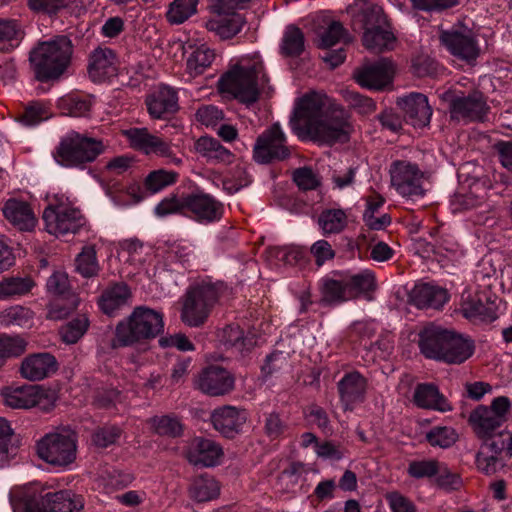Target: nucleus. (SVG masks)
I'll return each instance as SVG.
<instances>
[{
	"label": "nucleus",
	"instance_id": "1",
	"mask_svg": "<svg viewBox=\"0 0 512 512\" xmlns=\"http://www.w3.org/2000/svg\"><path fill=\"white\" fill-rule=\"evenodd\" d=\"M290 126L300 139L330 146L347 142L353 132L348 112L318 92L307 93L296 101Z\"/></svg>",
	"mask_w": 512,
	"mask_h": 512
},
{
	"label": "nucleus",
	"instance_id": "2",
	"mask_svg": "<svg viewBox=\"0 0 512 512\" xmlns=\"http://www.w3.org/2000/svg\"><path fill=\"white\" fill-rule=\"evenodd\" d=\"M259 54L241 57L238 63L220 79L223 91L231 93L244 103L256 102L261 93L271 92Z\"/></svg>",
	"mask_w": 512,
	"mask_h": 512
},
{
	"label": "nucleus",
	"instance_id": "3",
	"mask_svg": "<svg viewBox=\"0 0 512 512\" xmlns=\"http://www.w3.org/2000/svg\"><path fill=\"white\" fill-rule=\"evenodd\" d=\"M164 325L161 311L138 306L116 325L112 345L117 348L146 343L160 335Z\"/></svg>",
	"mask_w": 512,
	"mask_h": 512
},
{
	"label": "nucleus",
	"instance_id": "4",
	"mask_svg": "<svg viewBox=\"0 0 512 512\" xmlns=\"http://www.w3.org/2000/svg\"><path fill=\"white\" fill-rule=\"evenodd\" d=\"M227 292L220 281H202L190 286L181 298V320L189 327H199L208 319L213 308Z\"/></svg>",
	"mask_w": 512,
	"mask_h": 512
},
{
	"label": "nucleus",
	"instance_id": "5",
	"mask_svg": "<svg viewBox=\"0 0 512 512\" xmlns=\"http://www.w3.org/2000/svg\"><path fill=\"white\" fill-rule=\"evenodd\" d=\"M72 55V43L66 36L40 43L30 53V63L37 80L57 79L66 70Z\"/></svg>",
	"mask_w": 512,
	"mask_h": 512
},
{
	"label": "nucleus",
	"instance_id": "6",
	"mask_svg": "<svg viewBox=\"0 0 512 512\" xmlns=\"http://www.w3.org/2000/svg\"><path fill=\"white\" fill-rule=\"evenodd\" d=\"M104 150L105 145L101 140L71 130L60 139L52 156L57 164L65 168L84 169Z\"/></svg>",
	"mask_w": 512,
	"mask_h": 512
},
{
	"label": "nucleus",
	"instance_id": "7",
	"mask_svg": "<svg viewBox=\"0 0 512 512\" xmlns=\"http://www.w3.org/2000/svg\"><path fill=\"white\" fill-rule=\"evenodd\" d=\"M37 455L47 464L68 469L77 458L78 435L63 427L45 434L36 445Z\"/></svg>",
	"mask_w": 512,
	"mask_h": 512
},
{
	"label": "nucleus",
	"instance_id": "8",
	"mask_svg": "<svg viewBox=\"0 0 512 512\" xmlns=\"http://www.w3.org/2000/svg\"><path fill=\"white\" fill-rule=\"evenodd\" d=\"M250 0H213L210 16L205 20V27L219 38L226 40L237 35L245 24L244 17L236 13Z\"/></svg>",
	"mask_w": 512,
	"mask_h": 512
},
{
	"label": "nucleus",
	"instance_id": "9",
	"mask_svg": "<svg viewBox=\"0 0 512 512\" xmlns=\"http://www.w3.org/2000/svg\"><path fill=\"white\" fill-rule=\"evenodd\" d=\"M479 439L481 445L476 454V466L480 472L493 475L512 458V433L503 429Z\"/></svg>",
	"mask_w": 512,
	"mask_h": 512
},
{
	"label": "nucleus",
	"instance_id": "10",
	"mask_svg": "<svg viewBox=\"0 0 512 512\" xmlns=\"http://www.w3.org/2000/svg\"><path fill=\"white\" fill-rule=\"evenodd\" d=\"M470 168L471 165L467 163L459 170L461 191L456 193L450 201V204L455 206L454 211L478 207L485 200L487 191L493 186L490 176L481 173V168L473 166L474 175L472 176L469 173Z\"/></svg>",
	"mask_w": 512,
	"mask_h": 512
},
{
	"label": "nucleus",
	"instance_id": "11",
	"mask_svg": "<svg viewBox=\"0 0 512 512\" xmlns=\"http://www.w3.org/2000/svg\"><path fill=\"white\" fill-rule=\"evenodd\" d=\"M43 220L48 233L56 237L76 233L83 225L81 212L73 208L64 196H53L43 212Z\"/></svg>",
	"mask_w": 512,
	"mask_h": 512
},
{
	"label": "nucleus",
	"instance_id": "12",
	"mask_svg": "<svg viewBox=\"0 0 512 512\" xmlns=\"http://www.w3.org/2000/svg\"><path fill=\"white\" fill-rule=\"evenodd\" d=\"M364 34L363 45L374 53L392 50L396 37L391 31L381 6L370 4L363 12Z\"/></svg>",
	"mask_w": 512,
	"mask_h": 512
},
{
	"label": "nucleus",
	"instance_id": "13",
	"mask_svg": "<svg viewBox=\"0 0 512 512\" xmlns=\"http://www.w3.org/2000/svg\"><path fill=\"white\" fill-rule=\"evenodd\" d=\"M391 186L407 201L415 202L424 198V173L417 164L406 160L394 161L389 169Z\"/></svg>",
	"mask_w": 512,
	"mask_h": 512
},
{
	"label": "nucleus",
	"instance_id": "14",
	"mask_svg": "<svg viewBox=\"0 0 512 512\" xmlns=\"http://www.w3.org/2000/svg\"><path fill=\"white\" fill-rule=\"evenodd\" d=\"M508 397L495 398L490 406L479 405L469 415L468 422L479 439L501 431L510 409Z\"/></svg>",
	"mask_w": 512,
	"mask_h": 512
},
{
	"label": "nucleus",
	"instance_id": "15",
	"mask_svg": "<svg viewBox=\"0 0 512 512\" xmlns=\"http://www.w3.org/2000/svg\"><path fill=\"white\" fill-rule=\"evenodd\" d=\"M27 512H84V498L71 490L45 495L27 493L23 498Z\"/></svg>",
	"mask_w": 512,
	"mask_h": 512
},
{
	"label": "nucleus",
	"instance_id": "16",
	"mask_svg": "<svg viewBox=\"0 0 512 512\" xmlns=\"http://www.w3.org/2000/svg\"><path fill=\"white\" fill-rule=\"evenodd\" d=\"M122 135L126 138L131 148L140 151L146 155L154 154L167 159L168 163L180 165L181 158L173 152L172 145L165 139L150 133L145 128L131 127L122 130Z\"/></svg>",
	"mask_w": 512,
	"mask_h": 512
},
{
	"label": "nucleus",
	"instance_id": "17",
	"mask_svg": "<svg viewBox=\"0 0 512 512\" xmlns=\"http://www.w3.org/2000/svg\"><path fill=\"white\" fill-rule=\"evenodd\" d=\"M290 153L285 133L278 123L263 131L254 145V159L262 164L273 160H284L290 156Z\"/></svg>",
	"mask_w": 512,
	"mask_h": 512
},
{
	"label": "nucleus",
	"instance_id": "18",
	"mask_svg": "<svg viewBox=\"0 0 512 512\" xmlns=\"http://www.w3.org/2000/svg\"><path fill=\"white\" fill-rule=\"evenodd\" d=\"M224 205L210 194L196 190L185 194V216L200 223L211 224L219 221Z\"/></svg>",
	"mask_w": 512,
	"mask_h": 512
},
{
	"label": "nucleus",
	"instance_id": "19",
	"mask_svg": "<svg viewBox=\"0 0 512 512\" xmlns=\"http://www.w3.org/2000/svg\"><path fill=\"white\" fill-rule=\"evenodd\" d=\"M460 310L465 318L484 323H491L498 318L495 300L484 291L474 295L463 293Z\"/></svg>",
	"mask_w": 512,
	"mask_h": 512
},
{
	"label": "nucleus",
	"instance_id": "20",
	"mask_svg": "<svg viewBox=\"0 0 512 512\" xmlns=\"http://www.w3.org/2000/svg\"><path fill=\"white\" fill-rule=\"evenodd\" d=\"M196 387L210 396H220L229 393L234 387V378L226 369L210 366L198 376Z\"/></svg>",
	"mask_w": 512,
	"mask_h": 512
},
{
	"label": "nucleus",
	"instance_id": "21",
	"mask_svg": "<svg viewBox=\"0 0 512 512\" xmlns=\"http://www.w3.org/2000/svg\"><path fill=\"white\" fill-rule=\"evenodd\" d=\"M448 330L431 324L419 334L421 353L429 359L446 361L448 355Z\"/></svg>",
	"mask_w": 512,
	"mask_h": 512
},
{
	"label": "nucleus",
	"instance_id": "22",
	"mask_svg": "<svg viewBox=\"0 0 512 512\" xmlns=\"http://www.w3.org/2000/svg\"><path fill=\"white\" fill-rule=\"evenodd\" d=\"M393 65L387 59L365 65L354 75L356 82L367 89L381 90L392 81Z\"/></svg>",
	"mask_w": 512,
	"mask_h": 512
},
{
	"label": "nucleus",
	"instance_id": "23",
	"mask_svg": "<svg viewBox=\"0 0 512 512\" xmlns=\"http://www.w3.org/2000/svg\"><path fill=\"white\" fill-rule=\"evenodd\" d=\"M118 61L114 51L98 47L89 57L88 74L93 82H105L117 75Z\"/></svg>",
	"mask_w": 512,
	"mask_h": 512
},
{
	"label": "nucleus",
	"instance_id": "24",
	"mask_svg": "<svg viewBox=\"0 0 512 512\" xmlns=\"http://www.w3.org/2000/svg\"><path fill=\"white\" fill-rule=\"evenodd\" d=\"M185 456L193 465L212 467L220 463L223 450L215 441L197 437L188 443Z\"/></svg>",
	"mask_w": 512,
	"mask_h": 512
},
{
	"label": "nucleus",
	"instance_id": "25",
	"mask_svg": "<svg viewBox=\"0 0 512 512\" xmlns=\"http://www.w3.org/2000/svg\"><path fill=\"white\" fill-rule=\"evenodd\" d=\"M448 299L447 291L433 282L415 284L409 293V301L419 309L440 310Z\"/></svg>",
	"mask_w": 512,
	"mask_h": 512
},
{
	"label": "nucleus",
	"instance_id": "26",
	"mask_svg": "<svg viewBox=\"0 0 512 512\" xmlns=\"http://www.w3.org/2000/svg\"><path fill=\"white\" fill-rule=\"evenodd\" d=\"M337 387L344 410L352 411L365 399L367 380L359 372H350L341 378Z\"/></svg>",
	"mask_w": 512,
	"mask_h": 512
},
{
	"label": "nucleus",
	"instance_id": "27",
	"mask_svg": "<svg viewBox=\"0 0 512 512\" xmlns=\"http://www.w3.org/2000/svg\"><path fill=\"white\" fill-rule=\"evenodd\" d=\"M489 107L483 96L474 93L466 97L453 98L450 103V114L452 119L468 121H483Z\"/></svg>",
	"mask_w": 512,
	"mask_h": 512
},
{
	"label": "nucleus",
	"instance_id": "28",
	"mask_svg": "<svg viewBox=\"0 0 512 512\" xmlns=\"http://www.w3.org/2000/svg\"><path fill=\"white\" fill-rule=\"evenodd\" d=\"M58 369L56 358L50 353H36L25 357L22 361L21 375L30 381L43 380L54 374Z\"/></svg>",
	"mask_w": 512,
	"mask_h": 512
},
{
	"label": "nucleus",
	"instance_id": "29",
	"mask_svg": "<svg viewBox=\"0 0 512 512\" xmlns=\"http://www.w3.org/2000/svg\"><path fill=\"white\" fill-rule=\"evenodd\" d=\"M398 105L404 111L407 121L414 127H424L429 124L432 109L425 95L411 93L400 98Z\"/></svg>",
	"mask_w": 512,
	"mask_h": 512
},
{
	"label": "nucleus",
	"instance_id": "30",
	"mask_svg": "<svg viewBox=\"0 0 512 512\" xmlns=\"http://www.w3.org/2000/svg\"><path fill=\"white\" fill-rule=\"evenodd\" d=\"M2 212L5 219L21 231H30L36 226V216L26 201L10 198L5 202Z\"/></svg>",
	"mask_w": 512,
	"mask_h": 512
},
{
	"label": "nucleus",
	"instance_id": "31",
	"mask_svg": "<svg viewBox=\"0 0 512 512\" xmlns=\"http://www.w3.org/2000/svg\"><path fill=\"white\" fill-rule=\"evenodd\" d=\"M146 104L151 117L165 118L178 110L177 93L171 87L160 86L155 93L147 98Z\"/></svg>",
	"mask_w": 512,
	"mask_h": 512
},
{
	"label": "nucleus",
	"instance_id": "32",
	"mask_svg": "<svg viewBox=\"0 0 512 512\" xmlns=\"http://www.w3.org/2000/svg\"><path fill=\"white\" fill-rule=\"evenodd\" d=\"M450 52L469 64L478 58L480 48L470 28L450 31Z\"/></svg>",
	"mask_w": 512,
	"mask_h": 512
},
{
	"label": "nucleus",
	"instance_id": "33",
	"mask_svg": "<svg viewBox=\"0 0 512 512\" xmlns=\"http://www.w3.org/2000/svg\"><path fill=\"white\" fill-rule=\"evenodd\" d=\"M42 395V390L36 385L7 387L2 392L4 403L17 409H27L39 404Z\"/></svg>",
	"mask_w": 512,
	"mask_h": 512
},
{
	"label": "nucleus",
	"instance_id": "34",
	"mask_svg": "<svg viewBox=\"0 0 512 512\" xmlns=\"http://www.w3.org/2000/svg\"><path fill=\"white\" fill-rule=\"evenodd\" d=\"M130 297V289L125 283H114L102 292L98 304L103 313L112 316L128 304Z\"/></svg>",
	"mask_w": 512,
	"mask_h": 512
},
{
	"label": "nucleus",
	"instance_id": "35",
	"mask_svg": "<svg viewBox=\"0 0 512 512\" xmlns=\"http://www.w3.org/2000/svg\"><path fill=\"white\" fill-rule=\"evenodd\" d=\"M246 421L244 413L232 406L214 410L212 423L214 428L226 437H232Z\"/></svg>",
	"mask_w": 512,
	"mask_h": 512
},
{
	"label": "nucleus",
	"instance_id": "36",
	"mask_svg": "<svg viewBox=\"0 0 512 512\" xmlns=\"http://www.w3.org/2000/svg\"><path fill=\"white\" fill-rule=\"evenodd\" d=\"M442 228L443 226H437L430 229L429 234L433 242L428 243L425 240H417L415 246L417 252L420 253L423 258L436 260L444 266L446 262L447 248L445 247L446 234L442 232Z\"/></svg>",
	"mask_w": 512,
	"mask_h": 512
},
{
	"label": "nucleus",
	"instance_id": "37",
	"mask_svg": "<svg viewBox=\"0 0 512 512\" xmlns=\"http://www.w3.org/2000/svg\"><path fill=\"white\" fill-rule=\"evenodd\" d=\"M195 150L209 162L230 164L234 160L233 153L213 137H200L195 143Z\"/></svg>",
	"mask_w": 512,
	"mask_h": 512
},
{
	"label": "nucleus",
	"instance_id": "38",
	"mask_svg": "<svg viewBox=\"0 0 512 512\" xmlns=\"http://www.w3.org/2000/svg\"><path fill=\"white\" fill-rule=\"evenodd\" d=\"M188 493L189 497L196 502H207L219 496L220 485L214 477L201 474L191 480Z\"/></svg>",
	"mask_w": 512,
	"mask_h": 512
},
{
	"label": "nucleus",
	"instance_id": "39",
	"mask_svg": "<svg viewBox=\"0 0 512 512\" xmlns=\"http://www.w3.org/2000/svg\"><path fill=\"white\" fill-rule=\"evenodd\" d=\"M413 402L419 408L446 410L445 397L439 392L437 386L430 383H421L416 386Z\"/></svg>",
	"mask_w": 512,
	"mask_h": 512
},
{
	"label": "nucleus",
	"instance_id": "40",
	"mask_svg": "<svg viewBox=\"0 0 512 512\" xmlns=\"http://www.w3.org/2000/svg\"><path fill=\"white\" fill-rule=\"evenodd\" d=\"M220 339L228 349L242 355L250 351L256 343L252 334H246L243 329L234 324L222 330Z\"/></svg>",
	"mask_w": 512,
	"mask_h": 512
},
{
	"label": "nucleus",
	"instance_id": "41",
	"mask_svg": "<svg viewBox=\"0 0 512 512\" xmlns=\"http://www.w3.org/2000/svg\"><path fill=\"white\" fill-rule=\"evenodd\" d=\"M191 52L186 59L187 72L195 77L201 75L215 60L216 53L206 44L190 46Z\"/></svg>",
	"mask_w": 512,
	"mask_h": 512
},
{
	"label": "nucleus",
	"instance_id": "42",
	"mask_svg": "<svg viewBox=\"0 0 512 512\" xmlns=\"http://www.w3.org/2000/svg\"><path fill=\"white\" fill-rule=\"evenodd\" d=\"M57 107L63 115L85 117L92 107V98L85 94L69 93L58 99Z\"/></svg>",
	"mask_w": 512,
	"mask_h": 512
},
{
	"label": "nucleus",
	"instance_id": "43",
	"mask_svg": "<svg viewBox=\"0 0 512 512\" xmlns=\"http://www.w3.org/2000/svg\"><path fill=\"white\" fill-rule=\"evenodd\" d=\"M321 294L322 300L330 304L350 300L342 272L335 273L334 277L322 279Z\"/></svg>",
	"mask_w": 512,
	"mask_h": 512
},
{
	"label": "nucleus",
	"instance_id": "44",
	"mask_svg": "<svg viewBox=\"0 0 512 512\" xmlns=\"http://www.w3.org/2000/svg\"><path fill=\"white\" fill-rule=\"evenodd\" d=\"M24 32L17 20L0 18V52L9 53L17 48Z\"/></svg>",
	"mask_w": 512,
	"mask_h": 512
},
{
	"label": "nucleus",
	"instance_id": "45",
	"mask_svg": "<svg viewBox=\"0 0 512 512\" xmlns=\"http://www.w3.org/2000/svg\"><path fill=\"white\" fill-rule=\"evenodd\" d=\"M475 351L474 340L463 334L450 330V364H462Z\"/></svg>",
	"mask_w": 512,
	"mask_h": 512
},
{
	"label": "nucleus",
	"instance_id": "46",
	"mask_svg": "<svg viewBox=\"0 0 512 512\" xmlns=\"http://www.w3.org/2000/svg\"><path fill=\"white\" fill-rule=\"evenodd\" d=\"M317 223L324 236L339 234L346 228L348 217L343 209H325L320 213Z\"/></svg>",
	"mask_w": 512,
	"mask_h": 512
},
{
	"label": "nucleus",
	"instance_id": "47",
	"mask_svg": "<svg viewBox=\"0 0 512 512\" xmlns=\"http://www.w3.org/2000/svg\"><path fill=\"white\" fill-rule=\"evenodd\" d=\"M350 299L375 289V276L370 270L357 273L342 272Z\"/></svg>",
	"mask_w": 512,
	"mask_h": 512
},
{
	"label": "nucleus",
	"instance_id": "48",
	"mask_svg": "<svg viewBox=\"0 0 512 512\" xmlns=\"http://www.w3.org/2000/svg\"><path fill=\"white\" fill-rule=\"evenodd\" d=\"M34 313L31 309L15 305L0 312V324L4 326H19L29 328L33 324Z\"/></svg>",
	"mask_w": 512,
	"mask_h": 512
},
{
	"label": "nucleus",
	"instance_id": "49",
	"mask_svg": "<svg viewBox=\"0 0 512 512\" xmlns=\"http://www.w3.org/2000/svg\"><path fill=\"white\" fill-rule=\"evenodd\" d=\"M35 286L30 277H9L0 281V299L22 296Z\"/></svg>",
	"mask_w": 512,
	"mask_h": 512
},
{
	"label": "nucleus",
	"instance_id": "50",
	"mask_svg": "<svg viewBox=\"0 0 512 512\" xmlns=\"http://www.w3.org/2000/svg\"><path fill=\"white\" fill-rule=\"evenodd\" d=\"M52 116L50 105L43 101L29 103L18 116L19 122L25 126H34Z\"/></svg>",
	"mask_w": 512,
	"mask_h": 512
},
{
	"label": "nucleus",
	"instance_id": "51",
	"mask_svg": "<svg viewBox=\"0 0 512 512\" xmlns=\"http://www.w3.org/2000/svg\"><path fill=\"white\" fill-rule=\"evenodd\" d=\"M79 299L74 293H68L67 296L55 297L48 305L47 318L51 320H61L76 310Z\"/></svg>",
	"mask_w": 512,
	"mask_h": 512
},
{
	"label": "nucleus",
	"instance_id": "52",
	"mask_svg": "<svg viewBox=\"0 0 512 512\" xmlns=\"http://www.w3.org/2000/svg\"><path fill=\"white\" fill-rule=\"evenodd\" d=\"M199 0H173L166 13L171 24H182L197 12Z\"/></svg>",
	"mask_w": 512,
	"mask_h": 512
},
{
	"label": "nucleus",
	"instance_id": "53",
	"mask_svg": "<svg viewBox=\"0 0 512 512\" xmlns=\"http://www.w3.org/2000/svg\"><path fill=\"white\" fill-rule=\"evenodd\" d=\"M304 50V35L302 31L293 25L286 28L282 42L281 52L286 56H298Z\"/></svg>",
	"mask_w": 512,
	"mask_h": 512
},
{
	"label": "nucleus",
	"instance_id": "54",
	"mask_svg": "<svg viewBox=\"0 0 512 512\" xmlns=\"http://www.w3.org/2000/svg\"><path fill=\"white\" fill-rule=\"evenodd\" d=\"M88 327V318L85 315H79L61 327V339L66 344H75L79 339L83 337Z\"/></svg>",
	"mask_w": 512,
	"mask_h": 512
},
{
	"label": "nucleus",
	"instance_id": "55",
	"mask_svg": "<svg viewBox=\"0 0 512 512\" xmlns=\"http://www.w3.org/2000/svg\"><path fill=\"white\" fill-rule=\"evenodd\" d=\"M155 433L161 436L177 437L182 434L183 426L175 416H155L149 420Z\"/></svg>",
	"mask_w": 512,
	"mask_h": 512
},
{
	"label": "nucleus",
	"instance_id": "56",
	"mask_svg": "<svg viewBox=\"0 0 512 512\" xmlns=\"http://www.w3.org/2000/svg\"><path fill=\"white\" fill-rule=\"evenodd\" d=\"M319 47L328 49L337 43L347 42L348 33L338 21H329L327 28L319 35Z\"/></svg>",
	"mask_w": 512,
	"mask_h": 512
},
{
	"label": "nucleus",
	"instance_id": "57",
	"mask_svg": "<svg viewBox=\"0 0 512 512\" xmlns=\"http://www.w3.org/2000/svg\"><path fill=\"white\" fill-rule=\"evenodd\" d=\"M76 270L86 278L97 275L99 265L96 259V251L92 246L84 247L76 258Z\"/></svg>",
	"mask_w": 512,
	"mask_h": 512
},
{
	"label": "nucleus",
	"instance_id": "58",
	"mask_svg": "<svg viewBox=\"0 0 512 512\" xmlns=\"http://www.w3.org/2000/svg\"><path fill=\"white\" fill-rule=\"evenodd\" d=\"M178 173L171 170L159 169L149 173L145 180L147 189L153 193L174 184L177 181Z\"/></svg>",
	"mask_w": 512,
	"mask_h": 512
},
{
	"label": "nucleus",
	"instance_id": "59",
	"mask_svg": "<svg viewBox=\"0 0 512 512\" xmlns=\"http://www.w3.org/2000/svg\"><path fill=\"white\" fill-rule=\"evenodd\" d=\"M155 214L159 217H165L172 214H181L185 216V195L178 197L172 195L164 198L155 207Z\"/></svg>",
	"mask_w": 512,
	"mask_h": 512
},
{
	"label": "nucleus",
	"instance_id": "60",
	"mask_svg": "<svg viewBox=\"0 0 512 512\" xmlns=\"http://www.w3.org/2000/svg\"><path fill=\"white\" fill-rule=\"evenodd\" d=\"M46 288L48 293L55 297L67 296L70 291L68 275L63 271H55L47 280Z\"/></svg>",
	"mask_w": 512,
	"mask_h": 512
},
{
	"label": "nucleus",
	"instance_id": "61",
	"mask_svg": "<svg viewBox=\"0 0 512 512\" xmlns=\"http://www.w3.org/2000/svg\"><path fill=\"white\" fill-rule=\"evenodd\" d=\"M439 471V464L435 460L411 461L407 472L412 478L432 477Z\"/></svg>",
	"mask_w": 512,
	"mask_h": 512
},
{
	"label": "nucleus",
	"instance_id": "62",
	"mask_svg": "<svg viewBox=\"0 0 512 512\" xmlns=\"http://www.w3.org/2000/svg\"><path fill=\"white\" fill-rule=\"evenodd\" d=\"M293 180L302 190L316 189L320 183L318 175L309 167H301L294 170Z\"/></svg>",
	"mask_w": 512,
	"mask_h": 512
},
{
	"label": "nucleus",
	"instance_id": "63",
	"mask_svg": "<svg viewBox=\"0 0 512 512\" xmlns=\"http://www.w3.org/2000/svg\"><path fill=\"white\" fill-rule=\"evenodd\" d=\"M27 342L22 337H0V354L3 361L9 356H19L26 350Z\"/></svg>",
	"mask_w": 512,
	"mask_h": 512
},
{
	"label": "nucleus",
	"instance_id": "64",
	"mask_svg": "<svg viewBox=\"0 0 512 512\" xmlns=\"http://www.w3.org/2000/svg\"><path fill=\"white\" fill-rule=\"evenodd\" d=\"M385 500L391 512H416V506L408 497L398 491L388 492Z\"/></svg>",
	"mask_w": 512,
	"mask_h": 512
}]
</instances>
